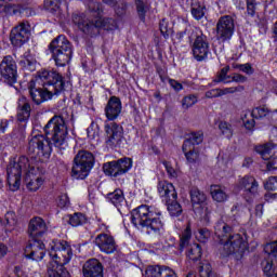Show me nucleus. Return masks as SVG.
I'll return each instance as SVG.
<instances>
[{"instance_id": "nucleus-1", "label": "nucleus", "mask_w": 277, "mask_h": 277, "mask_svg": "<svg viewBox=\"0 0 277 277\" xmlns=\"http://www.w3.org/2000/svg\"><path fill=\"white\" fill-rule=\"evenodd\" d=\"M26 172L25 182L29 192H38L44 185V177L40 173V169L34 167V161L29 158L21 156L16 162L8 166V183L11 192H18L21 188V174Z\"/></svg>"}, {"instance_id": "nucleus-2", "label": "nucleus", "mask_w": 277, "mask_h": 277, "mask_svg": "<svg viewBox=\"0 0 277 277\" xmlns=\"http://www.w3.org/2000/svg\"><path fill=\"white\" fill-rule=\"evenodd\" d=\"M65 85L64 77L57 71L44 69L39 71L35 81H30L29 94L34 103L40 105L47 101H51L55 94L64 92Z\"/></svg>"}, {"instance_id": "nucleus-3", "label": "nucleus", "mask_w": 277, "mask_h": 277, "mask_svg": "<svg viewBox=\"0 0 277 277\" xmlns=\"http://www.w3.org/2000/svg\"><path fill=\"white\" fill-rule=\"evenodd\" d=\"M49 248L52 262L48 266V276L70 277V273L64 268V265H68L70 259H72L70 245L66 240H52Z\"/></svg>"}, {"instance_id": "nucleus-4", "label": "nucleus", "mask_w": 277, "mask_h": 277, "mask_svg": "<svg viewBox=\"0 0 277 277\" xmlns=\"http://www.w3.org/2000/svg\"><path fill=\"white\" fill-rule=\"evenodd\" d=\"M88 11L92 16L95 17L94 23H90V21L85 19V15H77L72 16L74 25L83 31L84 34H90V29L92 27H97L98 29H106L107 31H114V29H118V22L113 18H105L102 16L103 14V6L101 3L92 0L89 1L87 4Z\"/></svg>"}, {"instance_id": "nucleus-5", "label": "nucleus", "mask_w": 277, "mask_h": 277, "mask_svg": "<svg viewBox=\"0 0 277 277\" xmlns=\"http://www.w3.org/2000/svg\"><path fill=\"white\" fill-rule=\"evenodd\" d=\"M131 220L135 228H146L148 235H159L163 230L161 211L155 207L140 206L132 211Z\"/></svg>"}, {"instance_id": "nucleus-6", "label": "nucleus", "mask_w": 277, "mask_h": 277, "mask_svg": "<svg viewBox=\"0 0 277 277\" xmlns=\"http://www.w3.org/2000/svg\"><path fill=\"white\" fill-rule=\"evenodd\" d=\"M44 133L45 135H52L50 140H52L55 148H60L61 150L68 148V142L66 141L68 138V128L64 118L55 116L50 119L44 127Z\"/></svg>"}, {"instance_id": "nucleus-7", "label": "nucleus", "mask_w": 277, "mask_h": 277, "mask_svg": "<svg viewBox=\"0 0 277 277\" xmlns=\"http://www.w3.org/2000/svg\"><path fill=\"white\" fill-rule=\"evenodd\" d=\"M185 34L189 40H195L192 45V51L197 62H205L209 55V42L207 37L203 36L202 30L196 26H188L184 32H180V38H183Z\"/></svg>"}, {"instance_id": "nucleus-8", "label": "nucleus", "mask_w": 277, "mask_h": 277, "mask_svg": "<svg viewBox=\"0 0 277 277\" xmlns=\"http://www.w3.org/2000/svg\"><path fill=\"white\" fill-rule=\"evenodd\" d=\"M52 58L56 66L64 67L72 57V47L65 36H58L49 45Z\"/></svg>"}, {"instance_id": "nucleus-9", "label": "nucleus", "mask_w": 277, "mask_h": 277, "mask_svg": "<svg viewBox=\"0 0 277 277\" xmlns=\"http://www.w3.org/2000/svg\"><path fill=\"white\" fill-rule=\"evenodd\" d=\"M246 250H248V236L246 234H234L223 243L221 254L223 256L235 254L236 259H241Z\"/></svg>"}, {"instance_id": "nucleus-10", "label": "nucleus", "mask_w": 277, "mask_h": 277, "mask_svg": "<svg viewBox=\"0 0 277 277\" xmlns=\"http://www.w3.org/2000/svg\"><path fill=\"white\" fill-rule=\"evenodd\" d=\"M190 202L196 215L203 222H209L211 210H209V206L207 205V195L198 188H194L190 190Z\"/></svg>"}, {"instance_id": "nucleus-11", "label": "nucleus", "mask_w": 277, "mask_h": 277, "mask_svg": "<svg viewBox=\"0 0 277 277\" xmlns=\"http://www.w3.org/2000/svg\"><path fill=\"white\" fill-rule=\"evenodd\" d=\"M189 241H192V224L188 223L180 238V250L183 251L184 248H188L186 251L187 259L199 261L202 256V248L198 243L189 245Z\"/></svg>"}, {"instance_id": "nucleus-12", "label": "nucleus", "mask_w": 277, "mask_h": 277, "mask_svg": "<svg viewBox=\"0 0 277 277\" xmlns=\"http://www.w3.org/2000/svg\"><path fill=\"white\" fill-rule=\"evenodd\" d=\"M235 35V19L230 15H224L216 23V38L221 42H228Z\"/></svg>"}, {"instance_id": "nucleus-13", "label": "nucleus", "mask_w": 277, "mask_h": 277, "mask_svg": "<svg viewBox=\"0 0 277 277\" xmlns=\"http://www.w3.org/2000/svg\"><path fill=\"white\" fill-rule=\"evenodd\" d=\"M0 75L10 85L16 83L18 77V67L14 57L6 55L0 63Z\"/></svg>"}, {"instance_id": "nucleus-14", "label": "nucleus", "mask_w": 277, "mask_h": 277, "mask_svg": "<svg viewBox=\"0 0 277 277\" xmlns=\"http://www.w3.org/2000/svg\"><path fill=\"white\" fill-rule=\"evenodd\" d=\"M133 168L131 158L119 159L117 161L106 162L103 167L104 174L107 176H120L127 174Z\"/></svg>"}, {"instance_id": "nucleus-15", "label": "nucleus", "mask_w": 277, "mask_h": 277, "mask_svg": "<svg viewBox=\"0 0 277 277\" xmlns=\"http://www.w3.org/2000/svg\"><path fill=\"white\" fill-rule=\"evenodd\" d=\"M29 153H35L38 157L49 159L51 157V144L45 140L44 135H35L28 142Z\"/></svg>"}, {"instance_id": "nucleus-16", "label": "nucleus", "mask_w": 277, "mask_h": 277, "mask_svg": "<svg viewBox=\"0 0 277 277\" xmlns=\"http://www.w3.org/2000/svg\"><path fill=\"white\" fill-rule=\"evenodd\" d=\"M235 189L237 192H245L246 196H248L247 201H250V198L259 196V182L254 176L245 175L238 180Z\"/></svg>"}, {"instance_id": "nucleus-17", "label": "nucleus", "mask_w": 277, "mask_h": 277, "mask_svg": "<svg viewBox=\"0 0 277 277\" xmlns=\"http://www.w3.org/2000/svg\"><path fill=\"white\" fill-rule=\"evenodd\" d=\"M266 116H269V109H267L266 107H256L253 108L252 111L243 110L241 114V121L245 129H247L248 131H252L255 124L254 118L259 120L261 118H265Z\"/></svg>"}, {"instance_id": "nucleus-18", "label": "nucleus", "mask_w": 277, "mask_h": 277, "mask_svg": "<svg viewBox=\"0 0 277 277\" xmlns=\"http://www.w3.org/2000/svg\"><path fill=\"white\" fill-rule=\"evenodd\" d=\"M25 254L26 258L31 259V261H42L44 254H47V247L42 240L32 239L26 247Z\"/></svg>"}, {"instance_id": "nucleus-19", "label": "nucleus", "mask_w": 277, "mask_h": 277, "mask_svg": "<svg viewBox=\"0 0 277 277\" xmlns=\"http://www.w3.org/2000/svg\"><path fill=\"white\" fill-rule=\"evenodd\" d=\"M10 40L13 47H23L29 40V25L22 23L13 28Z\"/></svg>"}, {"instance_id": "nucleus-20", "label": "nucleus", "mask_w": 277, "mask_h": 277, "mask_svg": "<svg viewBox=\"0 0 277 277\" xmlns=\"http://www.w3.org/2000/svg\"><path fill=\"white\" fill-rule=\"evenodd\" d=\"M95 246L104 252V254H114L117 250L116 240L109 234H98L95 237Z\"/></svg>"}, {"instance_id": "nucleus-21", "label": "nucleus", "mask_w": 277, "mask_h": 277, "mask_svg": "<svg viewBox=\"0 0 277 277\" xmlns=\"http://www.w3.org/2000/svg\"><path fill=\"white\" fill-rule=\"evenodd\" d=\"M47 230H49V226H47V222H44L42 217L36 216L30 220L28 225V235L32 239H38V237L47 235Z\"/></svg>"}, {"instance_id": "nucleus-22", "label": "nucleus", "mask_w": 277, "mask_h": 277, "mask_svg": "<svg viewBox=\"0 0 277 277\" xmlns=\"http://www.w3.org/2000/svg\"><path fill=\"white\" fill-rule=\"evenodd\" d=\"M158 194L160 198H162L163 202H172V200H176L179 198L174 184L166 181L158 183Z\"/></svg>"}, {"instance_id": "nucleus-23", "label": "nucleus", "mask_w": 277, "mask_h": 277, "mask_svg": "<svg viewBox=\"0 0 277 277\" xmlns=\"http://www.w3.org/2000/svg\"><path fill=\"white\" fill-rule=\"evenodd\" d=\"M122 114V102L117 96H111L105 107V116L107 120H117Z\"/></svg>"}, {"instance_id": "nucleus-24", "label": "nucleus", "mask_w": 277, "mask_h": 277, "mask_svg": "<svg viewBox=\"0 0 277 277\" xmlns=\"http://www.w3.org/2000/svg\"><path fill=\"white\" fill-rule=\"evenodd\" d=\"M107 144H119L122 140V127L118 126L116 122L105 124Z\"/></svg>"}, {"instance_id": "nucleus-25", "label": "nucleus", "mask_w": 277, "mask_h": 277, "mask_svg": "<svg viewBox=\"0 0 277 277\" xmlns=\"http://www.w3.org/2000/svg\"><path fill=\"white\" fill-rule=\"evenodd\" d=\"M84 277H103V264L96 259L87 261L82 268Z\"/></svg>"}, {"instance_id": "nucleus-26", "label": "nucleus", "mask_w": 277, "mask_h": 277, "mask_svg": "<svg viewBox=\"0 0 277 277\" xmlns=\"http://www.w3.org/2000/svg\"><path fill=\"white\" fill-rule=\"evenodd\" d=\"M272 145H259L255 147V151L261 155L262 159L267 162V170H277V157H272Z\"/></svg>"}, {"instance_id": "nucleus-27", "label": "nucleus", "mask_w": 277, "mask_h": 277, "mask_svg": "<svg viewBox=\"0 0 277 277\" xmlns=\"http://www.w3.org/2000/svg\"><path fill=\"white\" fill-rule=\"evenodd\" d=\"M210 196L212 200L214 202H217L219 205L227 202V200L230 198V195H228V190H226V188L222 185H211Z\"/></svg>"}, {"instance_id": "nucleus-28", "label": "nucleus", "mask_w": 277, "mask_h": 277, "mask_svg": "<svg viewBox=\"0 0 277 277\" xmlns=\"http://www.w3.org/2000/svg\"><path fill=\"white\" fill-rule=\"evenodd\" d=\"M29 116H31V106L29 105V102H27L26 97H21L18 100L17 120L19 122H27V120H29Z\"/></svg>"}, {"instance_id": "nucleus-29", "label": "nucleus", "mask_w": 277, "mask_h": 277, "mask_svg": "<svg viewBox=\"0 0 277 277\" xmlns=\"http://www.w3.org/2000/svg\"><path fill=\"white\" fill-rule=\"evenodd\" d=\"M5 228L9 233L18 232L21 228V223H18V216L14 211H9L4 215Z\"/></svg>"}, {"instance_id": "nucleus-30", "label": "nucleus", "mask_w": 277, "mask_h": 277, "mask_svg": "<svg viewBox=\"0 0 277 277\" xmlns=\"http://www.w3.org/2000/svg\"><path fill=\"white\" fill-rule=\"evenodd\" d=\"M74 161L92 170V167L94 166V155H92L90 151L82 150L77 154Z\"/></svg>"}, {"instance_id": "nucleus-31", "label": "nucleus", "mask_w": 277, "mask_h": 277, "mask_svg": "<svg viewBox=\"0 0 277 277\" xmlns=\"http://www.w3.org/2000/svg\"><path fill=\"white\" fill-rule=\"evenodd\" d=\"M205 140V134L202 132H192L188 140H186L182 146V150H187L188 148L196 147L195 145L202 144Z\"/></svg>"}, {"instance_id": "nucleus-32", "label": "nucleus", "mask_w": 277, "mask_h": 277, "mask_svg": "<svg viewBox=\"0 0 277 277\" xmlns=\"http://www.w3.org/2000/svg\"><path fill=\"white\" fill-rule=\"evenodd\" d=\"M90 170L91 169H89L88 167H84V164H81L74 160L71 176L74 179H80V180L87 179L88 174H90Z\"/></svg>"}, {"instance_id": "nucleus-33", "label": "nucleus", "mask_w": 277, "mask_h": 277, "mask_svg": "<svg viewBox=\"0 0 277 277\" xmlns=\"http://www.w3.org/2000/svg\"><path fill=\"white\" fill-rule=\"evenodd\" d=\"M233 230L232 226H228L224 221H219L214 226V233L221 241H224L225 237H228V233Z\"/></svg>"}, {"instance_id": "nucleus-34", "label": "nucleus", "mask_w": 277, "mask_h": 277, "mask_svg": "<svg viewBox=\"0 0 277 277\" xmlns=\"http://www.w3.org/2000/svg\"><path fill=\"white\" fill-rule=\"evenodd\" d=\"M19 66L26 68V70H36V57L31 55V52H25L19 60Z\"/></svg>"}, {"instance_id": "nucleus-35", "label": "nucleus", "mask_w": 277, "mask_h": 277, "mask_svg": "<svg viewBox=\"0 0 277 277\" xmlns=\"http://www.w3.org/2000/svg\"><path fill=\"white\" fill-rule=\"evenodd\" d=\"M107 200L114 205V207H122L124 202V193L122 189H116L107 195Z\"/></svg>"}, {"instance_id": "nucleus-36", "label": "nucleus", "mask_w": 277, "mask_h": 277, "mask_svg": "<svg viewBox=\"0 0 277 277\" xmlns=\"http://www.w3.org/2000/svg\"><path fill=\"white\" fill-rule=\"evenodd\" d=\"M183 153L189 163L200 161V150L198 147H188L187 149H183Z\"/></svg>"}, {"instance_id": "nucleus-37", "label": "nucleus", "mask_w": 277, "mask_h": 277, "mask_svg": "<svg viewBox=\"0 0 277 277\" xmlns=\"http://www.w3.org/2000/svg\"><path fill=\"white\" fill-rule=\"evenodd\" d=\"M166 205L171 217H179L183 213V207H181V203L176 199L166 202Z\"/></svg>"}, {"instance_id": "nucleus-38", "label": "nucleus", "mask_w": 277, "mask_h": 277, "mask_svg": "<svg viewBox=\"0 0 277 277\" xmlns=\"http://www.w3.org/2000/svg\"><path fill=\"white\" fill-rule=\"evenodd\" d=\"M199 276L200 277H215V273H213V267L211 263L203 261L199 265Z\"/></svg>"}, {"instance_id": "nucleus-39", "label": "nucleus", "mask_w": 277, "mask_h": 277, "mask_svg": "<svg viewBox=\"0 0 277 277\" xmlns=\"http://www.w3.org/2000/svg\"><path fill=\"white\" fill-rule=\"evenodd\" d=\"M88 222V219L82 213H75L74 215L69 216V224L70 226L77 227V226H83Z\"/></svg>"}, {"instance_id": "nucleus-40", "label": "nucleus", "mask_w": 277, "mask_h": 277, "mask_svg": "<svg viewBox=\"0 0 277 277\" xmlns=\"http://www.w3.org/2000/svg\"><path fill=\"white\" fill-rule=\"evenodd\" d=\"M205 10H206V8L203 6V4L195 3V4H193V8H192V16L196 21H200L201 18L205 17Z\"/></svg>"}, {"instance_id": "nucleus-41", "label": "nucleus", "mask_w": 277, "mask_h": 277, "mask_svg": "<svg viewBox=\"0 0 277 277\" xmlns=\"http://www.w3.org/2000/svg\"><path fill=\"white\" fill-rule=\"evenodd\" d=\"M263 272L267 277H277V268L274 267V263L269 261L263 262Z\"/></svg>"}, {"instance_id": "nucleus-42", "label": "nucleus", "mask_w": 277, "mask_h": 277, "mask_svg": "<svg viewBox=\"0 0 277 277\" xmlns=\"http://www.w3.org/2000/svg\"><path fill=\"white\" fill-rule=\"evenodd\" d=\"M219 129L225 137H233V126L230 123L222 121L219 124Z\"/></svg>"}, {"instance_id": "nucleus-43", "label": "nucleus", "mask_w": 277, "mask_h": 277, "mask_svg": "<svg viewBox=\"0 0 277 277\" xmlns=\"http://www.w3.org/2000/svg\"><path fill=\"white\" fill-rule=\"evenodd\" d=\"M198 103V97L196 95H187L182 100L183 109H189V107H194Z\"/></svg>"}, {"instance_id": "nucleus-44", "label": "nucleus", "mask_w": 277, "mask_h": 277, "mask_svg": "<svg viewBox=\"0 0 277 277\" xmlns=\"http://www.w3.org/2000/svg\"><path fill=\"white\" fill-rule=\"evenodd\" d=\"M264 188L267 189L268 192H277V176L269 177L264 183ZM273 196L274 198H277V194H274Z\"/></svg>"}, {"instance_id": "nucleus-45", "label": "nucleus", "mask_w": 277, "mask_h": 277, "mask_svg": "<svg viewBox=\"0 0 277 277\" xmlns=\"http://www.w3.org/2000/svg\"><path fill=\"white\" fill-rule=\"evenodd\" d=\"M260 3L256 0H247V14L254 17L256 15V8Z\"/></svg>"}, {"instance_id": "nucleus-46", "label": "nucleus", "mask_w": 277, "mask_h": 277, "mask_svg": "<svg viewBox=\"0 0 277 277\" xmlns=\"http://www.w3.org/2000/svg\"><path fill=\"white\" fill-rule=\"evenodd\" d=\"M162 269L159 266H148L145 271V277H161Z\"/></svg>"}, {"instance_id": "nucleus-47", "label": "nucleus", "mask_w": 277, "mask_h": 277, "mask_svg": "<svg viewBox=\"0 0 277 277\" xmlns=\"http://www.w3.org/2000/svg\"><path fill=\"white\" fill-rule=\"evenodd\" d=\"M57 205L61 209H68V207H70V198H68V195H60L57 198Z\"/></svg>"}, {"instance_id": "nucleus-48", "label": "nucleus", "mask_w": 277, "mask_h": 277, "mask_svg": "<svg viewBox=\"0 0 277 277\" xmlns=\"http://www.w3.org/2000/svg\"><path fill=\"white\" fill-rule=\"evenodd\" d=\"M243 91V87H230L225 89H220V96H226V94H235V92Z\"/></svg>"}, {"instance_id": "nucleus-49", "label": "nucleus", "mask_w": 277, "mask_h": 277, "mask_svg": "<svg viewBox=\"0 0 277 277\" xmlns=\"http://www.w3.org/2000/svg\"><path fill=\"white\" fill-rule=\"evenodd\" d=\"M8 276L9 277H27L24 273L23 269H21V267L15 266L13 268H9L8 269Z\"/></svg>"}, {"instance_id": "nucleus-50", "label": "nucleus", "mask_w": 277, "mask_h": 277, "mask_svg": "<svg viewBox=\"0 0 277 277\" xmlns=\"http://www.w3.org/2000/svg\"><path fill=\"white\" fill-rule=\"evenodd\" d=\"M198 241H201V243H205L209 237H211V232L209 229H199L198 234L196 235Z\"/></svg>"}, {"instance_id": "nucleus-51", "label": "nucleus", "mask_w": 277, "mask_h": 277, "mask_svg": "<svg viewBox=\"0 0 277 277\" xmlns=\"http://www.w3.org/2000/svg\"><path fill=\"white\" fill-rule=\"evenodd\" d=\"M136 10L140 18L144 21V16L146 14V9L144 6V2L142 0H136Z\"/></svg>"}, {"instance_id": "nucleus-52", "label": "nucleus", "mask_w": 277, "mask_h": 277, "mask_svg": "<svg viewBox=\"0 0 277 277\" xmlns=\"http://www.w3.org/2000/svg\"><path fill=\"white\" fill-rule=\"evenodd\" d=\"M163 166L171 179H176V176H179V172L174 170V168L172 167V164H170V162H163Z\"/></svg>"}, {"instance_id": "nucleus-53", "label": "nucleus", "mask_w": 277, "mask_h": 277, "mask_svg": "<svg viewBox=\"0 0 277 277\" xmlns=\"http://www.w3.org/2000/svg\"><path fill=\"white\" fill-rule=\"evenodd\" d=\"M160 34H162L163 38H168L170 36V30L168 29V22L162 19L160 22Z\"/></svg>"}, {"instance_id": "nucleus-54", "label": "nucleus", "mask_w": 277, "mask_h": 277, "mask_svg": "<svg viewBox=\"0 0 277 277\" xmlns=\"http://www.w3.org/2000/svg\"><path fill=\"white\" fill-rule=\"evenodd\" d=\"M234 68H239L242 72H246L247 75H252V66L250 64L245 65H233Z\"/></svg>"}, {"instance_id": "nucleus-55", "label": "nucleus", "mask_w": 277, "mask_h": 277, "mask_svg": "<svg viewBox=\"0 0 277 277\" xmlns=\"http://www.w3.org/2000/svg\"><path fill=\"white\" fill-rule=\"evenodd\" d=\"M160 277H176V273L172 268L162 267Z\"/></svg>"}, {"instance_id": "nucleus-56", "label": "nucleus", "mask_w": 277, "mask_h": 277, "mask_svg": "<svg viewBox=\"0 0 277 277\" xmlns=\"http://www.w3.org/2000/svg\"><path fill=\"white\" fill-rule=\"evenodd\" d=\"M220 96V89H212L206 92V98H217Z\"/></svg>"}, {"instance_id": "nucleus-57", "label": "nucleus", "mask_w": 277, "mask_h": 277, "mask_svg": "<svg viewBox=\"0 0 277 277\" xmlns=\"http://www.w3.org/2000/svg\"><path fill=\"white\" fill-rule=\"evenodd\" d=\"M169 84L171 88H173V90H175V92H181V90H183V84L176 80H169Z\"/></svg>"}, {"instance_id": "nucleus-58", "label": "nucleus", "mask_w": 277, "mask_h": 277, "mask_svg": "<svg viewBox=\"0 0 277 277\" xmlns=\"http://www.w3.org/2000/svg\"><path fill=\"white\" fill-rule=\"evenodd\" d=\"M8 1L12 0H0V8H4V12H10V8L13 10L14 13L18 12V10H16V6H6L5 3H8Z\"/></svg>"}, {"instance_id": "nucleus-59", "label": "nucleus", "mask_w": 277, "mask_h": 277, "mask_svg": "<svg viewBox=\"0 0 277 277\" xmlns=\"http://www.w3.org/2000/svg\"><path fill=\"white\" fill-rule=\"evenodd\" d=\"M226 75H228V68H223L219 75V80L217 81H225L226 80Z\"/></svg>"}, {"instance_id": "nucleus-60", "label": "nucleus", "mask_w": 277, "mask_h": 277, "mask_svg": "<svg viewBox=\"0 0 277 277\" xmlns=\"http://www.w3.org/2000/svg\"><path fill=\"white\" fill-rule=\"evenodd\" d=\"M8 254V246L0 242V259H3Z\"/></svg>"}, {"instance_id": "nucleus-61", "label": "nucleus", "mask_w": 277, "mask_h": 277, "mask_svg": "<svg viewBox=\"0 0 277 277\" xmlns=\"http://www.w3.org/2000/svg\"><path fill=\"white\" fill-rule=\"evenodd\" d=\"M233 81H236L237 83H246V77L241 75H234Z\"/></svg>"}, {"instance_id": "nucleus-62", "label": "nucleus", "mask_w": 277, "mask_h": 277, "mask_svg": "<svg viewBox=\"0 0 277 277\" xmlns=\"http://www.w3.org/2000/svg\"><path fill=\"white\" fill-rule=\"evenodd\" d=\"M255 215H256L258 217H261V216L263 215V205H258V206L255 207Z\"/></svg>"}, {"instance_id": "nucleus-63", "label": "nucleus", "mask_w": 277, "mask_h": 277, "mask_svg": "<svg viewBox=\"0 0 277 277\" xmlns=\"http://www.w3.org/2000/svg\"><path fill=\"white\" fill-rule=\"evenodd\" d=\"M89 198H90L92 205H96V202H98V196L94 193H90Z\"/></svg>"}, {"instance_id": "nucleus-64", "label": "nucleus", "mask_w": 277, "mask_h": 277, "mask_svg": "<svg viewBox=\"0 0 277 277\" xmlns=\"http://www.w3.org/2000/svg\"><path fill=\"white\" fill-rule=\"evenodd\" d=\"M8 127V120L0 121V133H5V128Z\"/></svg>"}]
</instances>
